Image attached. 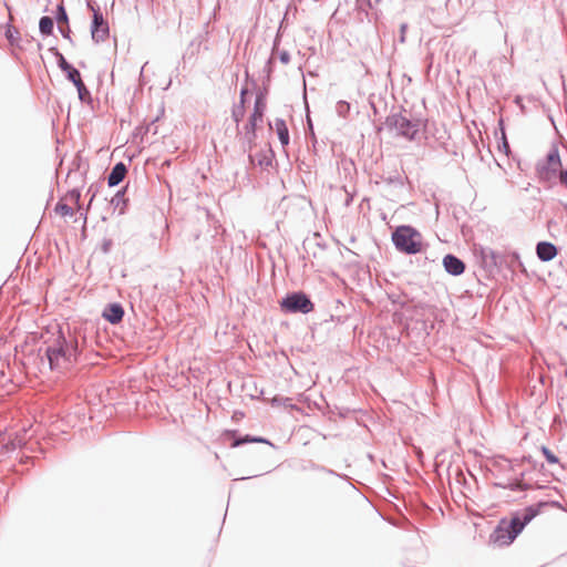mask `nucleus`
<instances>
[{"label":"nucleus","instance_id":"obj_1","mask_svg":"<svg viewBox=\"0 0 567 567\" xmlns=\"http://www.w3.org/2000/svg\"><path fill=\"white\" fill-rule=\"evenodd\" d=\"M547 505H549V503H539L525 508L523 517L514 516L511 520L502 519L491 534L489 542L496 546L512 544L525 525L539 514L543 506Z\"/></svg>","mask_w":567,"mask_h":567},{"label":"nucleus","instance_id":"obj_6","mask_svg":"<svg viewBox=\"0 0 567 567\" xmlns=\"http://www.w3.org/2000/svg\"><path fill=\"white\" fill-rule=\"evenodd\" d=\"M560 171V158L557 153H550L546 163L538 167L539 177L544 181H550Z\"/></svg>","mask_w":567,"mask_h":567},{"label":"nucleus","instance_id":"obj_19","mask_svg":"<svg viewBox=\"0 0 567 567\" xmlns=\"http://www.w3.org/2000/svg\"><path fill=\"white\" fill-rule=\"evenodd\" d=\"M80 192L76 190V189H73L71 192H69L64 198L65 202H69L71 204H73L74 206L76 207H80L79 203H80Z\"/></svg>","mask_w":567,"mask_h":567},{"label":"nucleus","instance_id":"obj_2","mask_svg":"<svg viewBox=\"0 0 567 567\" xmlns=\"http://www.w3.org/2000/svg\"><path fill=\"white\" fill-rule=\"evenodd\" d=\"M392 240L405 254H417L422 250V235L411 226H399L392 234Z\"/></svg>","mask_w":567,"mask_h":567},{"label":"nucleus","instance_id":"obj_17","mask_svg":"<svg viewBox=\"0 0 567 567\" xmlns=\"http://www.w3.org/2000/svg\"><path fill=\"white\" fill-rule=\"evenodd\" d=\"M55 212L62 217L73 215V208L64 202L58 203Z\"/></svg>","mask_w":567,"mask_h":567},{"label":"nucleus","instance_id":"obj_15","mask_svg":"<svg viewBox=\"0 0 567 567\" xmlns=\"http://www.w3.org/2000/svg\"><path fill=\"white\" fill-rule=\"evenodd\" d=\"M39 28L43 34L50 35L53 31V20L50 17H42L39 22Z\"/></svg>","mask_w":567,"mask_h":567},{"label":"nucleus","instance_id":"obj_26","mask_svg":"<svg viewBox=\"0 0 567 567\" xmlns=\"http://www.w3.org/2000/svg\"><path fill=\"white\" fill-rule=\"evenodd\" d=\"M560 182L567 187V171L560 172Z\"/></svg>","mask_w":567,"mask_h":567},{"label":"nucleus","instance_id":"obj_7","mask_svg":"<svg viewBox=\"0 0 567 567\" xmlns=\"http://www.w3.org/2000/svg\"><path fill=\"white\" fill-rule=\"evenodd\" d=\"M93 11V24H92V38L99 42L103 41L109 35V25L104 21L102 13L99 10H95L92 6H89Z\"/></svg>","mask_w":567,"mask_h":567},{"label":"nucleus","instance_id":"obj_18","mask_svg":"<svg viewBox=\"0 0 567 567\" xmlns=\"http://www.w3.org/2000/svg\"><path fill=\"white\" fill-rule=\"evenodd\" d=\"M68 79L74 83V85H79L83 83L80 72L75 68H71L66 71Z\"/></svg>","mask_w":567,"mask_h":567},{"label":"nucleus","instance_id":"obj_16","mask_svg":"<svg viewBox=\"0 0 567 567\" xmlns=\"http://www.w3.org/2000/svg\"><path fill=\"white\" fill-rule=\"evenodd\" d=\"M251 442H257V443H268L267 440L262 439V437H250V436H245L244 439H237L235 440L233 443H231V447H237L244 443H251Z\"/></svg>","mask_w":567,"mask_h":567},{"label":"nucleus","instance_id":"obj_24","mask_svg":"<svg viewBox=\"0 0 567 567\" xmlns=\"http://www.w3.org/2000/svg\"><path fill=\"white\" fill-rule=\"evenodd\" d=\"M60 68L66 72L68 70H70L71 68H73L71 64H69L65 59L63 56H61L60 59V63H59Z\"/></svg>","mask_w":567,"mask_h":567},{"label":"nucleus","instance_id":"obj_9","mask_svg":"<svg viewBox=\"0 0 567 567\" xmlns=\"http://www.w3.org/2000/svg\"><path fill=\"white\" fill-rule=\"evenodd\" d=\"M557 248L554 244L548 241H540L536 246L537 257L542 261H550L557 256Z\"/></svg>","mask_w":567,"mask_h":567},{"label":"nucleus","instance_id":"obj_10","mask_svg":"<svg viewBox=\"0 0 567 567\" xmlns=\"http://www.w3.org/2000/svg\"><path fill=\"white\" fill-rule=\"evenodd\" d=\"M445 270L454 276H458L464 272V262L453 255H446L443 259Z\"/></svg>","mask_w":567,"mask_h":567},{"label":"nucleus","instance_id":"obj_13","mask_svg":"<svg viewBox=\"0 0 567 567\" xmlns=\"http://www.w3.org/2000/svg\"><path fill=\"white\" fill-rule=\"evenodd\" d=\"M275 131L278 135V138L281 143V145L285 147L289 144V132L288 127L284 120H276L275 121Z\"/></svg>","mask_w":567,"mask_h":567},{"label":"nucleus","instance_id":"obj_8","mask_svg":"<svg viewBox=\"0 0 567 567\" xmlns=\"http://www.w3.org/2000/svg\"><path fill=\"white\" fill-rule=\"evenodd\" d=\"M265 107H266V105H265L264 99L261 96H258L255 102L254 113L251 114V116L249 118V123L246 126L247 133H251L254 135L257 122L261 121V118L264 116Z\"/></svg>","mask_w":567,"mask_h":567},{"label":"nucleus","instance_id":"obj_5","mask_svg":"<svg viewBox=\"0 0 567 567\" xmlns=\"http://www.w3.org/2000/svg\"><path fill=\"white\" fill-rule=\"evenodd\" d=\"M386 124L393 128L396 134L413 140L419 132L417 124L412 123L409 118L401 114H393L388 117Z\"/></svg>","mask_w":567,"mask_h":567},{"label":"nucleus","instance_id":"obj_20","mask_svg":"<svg viewBox=\"0 0 567 567\" xmlns=\"http://www.w3.org/2000/svg\"><path fill=\"white\" fill-rule=\"evenodd\" d=\"M542 452H543L544 456L546 457V460L548 461V463L555 464L558 462V458L554 455V453L548 447L544 446L542 449Z\"/></svg>","mask_w":567,"mask_h":567},{"label":"nucleus","instance_id":"obj_11","mask_svg":"<svg viewBox=\"0 0 567 567\" xmlns=\"http://www.w3.org/2000/svg\"><path fill=\"white\" fill-rule=\"evenodd\" d=\"M124 316L123 308L117 303L107 306L103 312V317L111 323H118Z\"/></svg>","mask_w":567,"mask_h":567},{"label":"nucleus","instance_id":"obj_14","mask_svg":"<svg viewBox=\"0 0 567 567\" xmlns=\"http://www.w3.org/2000/svg\"><path fill=\"white\" fill-rule=\"evenodd\" d=\"M245 91L241 92V100H240V103L238 105H235V107L233 109V117L235 120L236 123H239L244 116H245V101H244V95H245Z\"/></svg>","mask_w":567,"mask_h":567},{"label":"nucleus","instance_id":"obj_4","mask_svg":"<svg viewBox=\"0 0 567 567\" xmlns=\"http://www.w3.org/2000/svg\"><path fill=\"white\" fill-rule=\"evenodd\" d=\"M281 308L288 312H302L308 313L313 310V303L311 300L302 292H296L288 295L280 302Z\"/></svg>","mask_w":567,"mask_h":567},{"label":"nucleus","instance_id":"obj_25","mask_svg":"<svg viewBox=\"0 0 567 567\" xmlns=\"http://www.w3.org/2000/svg\"><path fill=\"white\" fill-rule=\"evenodd\" d=\"M14 33H18V31L16 29H12V28H8L7 32H6V35L7 38L10 40V41H13L14 39Z\"/></svg>","mask_w":567,"mask_h":567},{"label":"nucleus","instance_id":"obj_23","mask_svg":"<svg viewBox=\"0 0 567 567\" xmlns=\"http://www.w3.org/2000/svg\"><path fill=\"white\" fill-rule=\"evenodd\" d=\"M58 22L59 23H68V16L62 6L59 7V16H58Z\"/></svg>","mask_w":567,"mask_h":567},{"label":"nucleus","instance_id":"obj_21","mask_svg":"<svg viewBox=\"0 0 567 567\" xmlns=\"http://www.w3.org/2000/svg\"><path fill=\"white\" fill-rule=\"evenodd\" d=\"M75 86H76V89H78V93H79V97H80V100H81V101H85V100H86V97L90 95V93H89L87 89L85 87V84H84V83H82V85H81V84H79V85H75Z\"/></svg>","mask_w":567,"mask_h":567},{"label":"nucleus","instance_id":"obj_3","mask_svg":"<svg viewBox=\"0 0 567 567\" xmlns=\"http://www.w3.org/2000/svg\"><path fill=\"white\" fill-rule=\"evenodd\" d=\"M47 355L51 369L66 370L75 359V349L59 337L54 346L48 348Z\"/></svg>","mask_w":567,"mask_h":567},{"label":"nucleus","instance_id":"obj_22","mask_svg":"<svg viewBox=\"0 0 567 567\" xmlns=\"http://www.w3.org/2000/svg\"><path fill=\"white\" fill-rule=\"evenodd\" d=\"M499 150L503 151L506 155L509 154V144L507 142V138H506V135H505V132L503 131L502 132V145L499 146Z\"/></svg>","mask_w":567,"mask_h":567},{"label":"nucleus","instance_id":"obj_12","mask_svg":"<svg viewBox=\"0 0 567 567\" xmlns=\"http://www.w3.org/2000/svg\"><path fill=\"white\" fill-rule=\"evenodd\" d=\"M127 173L126 166L123 163H117L111 174L109 175L107 182L110 186L120 184Z\"/></svg>","mask_w":567,"mask_h":567}]
</instances>
